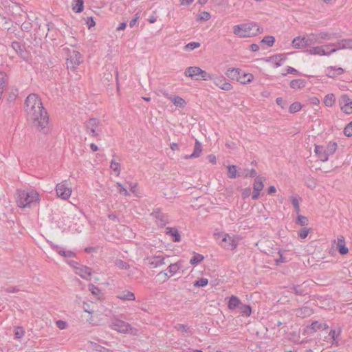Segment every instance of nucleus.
I'll return each mask as SVG.
<instances>
[{"instance_id": "obj_48", "label": "nucleus", "mask_w": 352, "mask_h": 352, "mask_svg": "<svg viewBox=\"0 0 352 352\" xmlns=\"http://www.w3.org/2000/svg\"><path fill=\"white\" fill-rule=\"evenodd\" d=\"M111 168L117 173V175H119L120 173V164L119 162H116L114 160H111Z\"/></svg>"}, {"instance_id": "obj_54", "label": "nucleus", "mask_w": 352, "mask_h": 352, "mask_svg": "<svg viewBox=\"0 0 352 352\" xmlns=\"http://www.w3.org/2000/svg\"><path fill=\"white\" fill-rule=\"evenodd\" d=\"M243 78V80L240 79V80H241V82L243 83V84L249 83V82H252V80H253V76L251 74H244Z\"/></svg>"}, {"instance_id": "obj_37", "label": "nucleus", "mask_w": 352, "mask_h": 352, "mask_svg": "<svg viewBox=\"0 0 352 352\" xmlns=\"http://www.w3.org/2000/svg\"><path fill=\"white\" fill-rule=\"evenodd\" d=\"M84 0H76L75 4L73 6V10L77 12L80 13L83 10L84 8Z\"/></svg>"}, {"instance_id": "obj_27", "label": "nucleus", "mask_w": 352, "mask_h": 352, "mask_svg": "<svg viewBox=\"0 0 352 352\" xmlns=\"http://www.w3.org/2000/svg\"><path fill=\"white\" fill-rule=\"evenodd\" d=\"M305 37L306 43L307 45H315L316 43L321 44L322 41L318 40L316 34H310L307 35Z\"/></svg>"}, {"instance_id": "obj_2", "label": "nucleus", "mask_w": 352, "mask_h": 352, "mask_svg": "<svg viewBox=\"0 0 352 352\" xmlns=\"http://www.w3.org/2000/svg\"><path fill=\"white\" fill-rule=\"evenodd\" d=\"M262 31L263 29L254 22L236 25L233 27V33L241 38L254 36Z\"/></svg>"}, {"instance_id": "obj_53", "label": "nucleus", "mask_w": 352, "mask_h": 352, "mask_svg": "<svg viewBox=\"0 0 352 352\" xmlns=\"http://www.w3.org/2000/svg\"><path fill=\"white\" fill-rule=\"evenodd\" d=\"M344 134L347 137L352 136V121L344 129Z\"/></svg>"}, {"instance_id": "obj_18", "label": "nucleus", "mask_w": 352, "mask_h": 352, "mask_svg": "<svg viewBox=\"0 0 352 352\" xmlns=\"http://www.w3.org/2000/svg\"><path fill=\"white\" fill-rule=\"evenodd\" d=\"M324 48H326L325 45L312 47L307 50V52L311 55L330 56V54H328V52H326Z\"/></svg>"}, {"instance_id": "obj_7", "label": "nucleus", "mask_w": 352, "mask_h": 352, "mask_svg": "<svg viewBox=\"0 0 352 352\" xmlns=\"http://www.w3.org/2000/svg\"><path fill=\"white\" fill-rule=\"evenodd\" d=\"M67 51V67L71 69H74L82 62L81 54L74 49L64 48Z\"/></svg>"}, {"instance_id": "obj_61", "label": "nucleus", "mask_w": 352, "mask_h": 352, "mask_svg": "<svg viewBox=\"0 0 352 352\" xmlns=\"http://www.w3.org/2000/svg\"><path fill=\"white\" fill-rule=\"evenodd\" d=\"M278 59L281 60V62L283 63L286 60V56L284 54H278L270 58L271 60H276Z\"/></svg>"}, {"instance_id": "obj_30", "label": "nucleus", "mask_w": 352, "mask_h": 352, "mask_svg": "<svg viewBox=\"0 0 352 352\" xmlns=\"http://www.w3.org/2000/svg\"><path fill=\"white\" fill-rule=\"evenodd\" d=\"M264 187L263 179L261 177H256L253 184L254 191H261Z\"/></svg>"}, {"instance_id": "obj_21", "label": "nucleus", "mask_w": 352, "mask_h": 352, "mask_svg": "<svg viewBox=\"0 0 352 352\" xmlns=\"http://www.w3.org/2000/svg\"><path fill=\"white\" fill-rule=\"evenodd\" d=\"M240 71L238 68H229L226 71V75L232 80H240Z\"/></svg>"}, {"instance_id": "obj_64", "label": "nucleus", "mask_w": 352, "mask_h": 352, "mask_svg": "<svg viewBox=\"0 0 352 352\" xmlns=\"http://www.w3.org/2000/svg\"><path fill=\"white\" fill-rule=\"evenodd\" d=\"M276 102L278 105L280 106L282 109H284L287 104V103L280 97L276 98Z\"/></svg>"}, {"instance_id": "obj_34", "label": "nucleus", "mask_w": 352, "mask_h": 352, "mask_svg": "<svg viewBox=\"0 0 352 352\" xmlns=\"http://www.w3.org/2000/svg\"><path fill=\"white\" fill-rule=\"evenodd\" d=\"M311 314V309L308 307H304L297 310L296 314L300 317H306Z\"/></svg>"}, {"instance_id": "obj_47", "label": "nucleus", "mask_w": 352, "mask_h": 352, "mask_svg": "<svg viewBox=\"0 0 352 352\" xmlns=\"http://www.w3.org/2000/svg\"><path fill=\"white\" fill-rule=\"evenodd\" d=\"M296 294L302 296L305 294V290L302 285H294L292 289Z\"/></svg>"}, {"instance_id": "obj_62", "label": "nucleus", "mask_w": 352, "mask_h": 352, "mask_svg": "<svg viewBox=\"0 0 352 352\" xmlns=\"http://www.w3.org/2000/svg\"><path fill=\"white\" fill-rule=\"evenodd\" d=\"M139 18H140V14L138 12L134 15L133 18L130 21V22H129L130 28H133L136 24L137 21L138 20Z\"/></svg>"}, {"instance_id": "obj_59", "label": "nucleus", "mask_w": 352, "mask_h": 352, "mask_svg": "<svg viewBox=\"0 0 352 352\" xmlns=\"http://www.w3.org/2000/svg\"><path fill=\"white\" fill-rule=\"evenodd\" d=\"M309 234V229L306 228H303L300 230L298 232V236L300 239H305Z\"/></svg>"}, {"instance_id": "obj_9", "label": "nucleus", "mask_w": 352, "mask_h": 352, "mask_svg": "<svg viewBox=\"0 0 352 352\" xmlns=\"http://www.w3.org/2000/svg\"><path fill=\"white\" fill-rule=\"evenodd\" d=\"M151 216L155 219V222L160 227H164L168 223L169 219L168 215L162 212L160 208L154 210L151 213Z\"/></svg>"}, {"instance_id": "obj_38", "label": "nucleus", "mask_w": 352, "mask_h": 352, "mask_svg": "<svg viewBox=\"0 0 352 352\" xmlns=\"http://www.w3.org/2000/svg\"><path fill=\"white\" fill-rule=\"evenodd\" d=\"M317 34L318 40H320L322 42V41H329L332 38V35L327 32H321Z\"/></svg>"}, {"instance_id": "obj_63", "label": "nucleus", "mask_w": 352, "mask_h": 352, "mask_svg": "<svg viewBox=\"0 0 352 352\" xmlns=\"http://www.w3.org/2000/svg\"><path fill=\"white\" fill-rule=\"evenodd\" d=\"M322 324L319 323L318 321H314L311 323V327L314 331H317L322 328Z\"/></svg>"}, {"instance_id": "obj_16", "label": "nucleus", "mask_w": 352, "mask_h": 352, "mask_svg": "<svg viewBox=\"0 0 352 352\" xmlns=\"http://www.w3.org/2000/svg\"><path fill=\"white\" fill-rule=\"evenodd\" d=\"M116 298L122 300H126V301H132L135 300V296L134 293L128 291V290H124L122 292H120L117 294Z\"/></svg>"}, {"instance_id": "obj_23", "label": "nucleus", "mask_w": 352, "mask_h": 352, "mask_svg": "<svg viewBox=\"0 0 352 352\" xmlns=\"http://www.w3.org/2000/svg\"><path fill=\"white\" fill-rule=\"evenodd\" d=\"M343 42L342 39L338 41L336 43H329L328 45H325L326 49H329L331 47H333L331 49L329 52H328V54H330V55L334 52H336L338 50H343Z\"/></svg>"}, {"instance_id": "obj_35", "label": "nucleus", "mask_w": 352, "mask_h": 352, "mask_svg": "<svg viewBox=\"0 0 352 352\" xmlns=\"http://www.w3.org/2000/svg\"><path fill=\"white\" fill-rule=\"evenodd\" d=\"M6 74L3 72H0V99L1 98L3 89L7 82Z\"/></svg>"}, {"instance_id": "obj_5", "label": "nucleus", "mask_w": 352, "mask_h": 352, "mask_svg": "<svg viewBox=\"0 0 352 352\" xmlns=\"http://www.w3.org/2000/svg\"><path fill=\"white\" fill-rule=\"evenodd\" d=\"M337 144L330 142L326 146L316 145L314 151L322 162H327L329 157L333 155L337 149Z\"/></svg>"}, {"instance_id": "obj_3", "label": "nucleus", "mask_w": 352, "mask_h": 352, "mask_svg": "<svg viewBox=\"0 0 352 352\" xmlns=\"http://www.w3.org/2000/svg\"><path fill=\"white\" fill-rule=\"evenodd\" d=\"M39 200V195L34 190H18L17 204L21 208L30 207Z\"/></svg>"}, {"instance_id": "obj_31", "label": "nucleus", "mask_w": 352, "mask_h": 352, "mask_svg": "<svg viewBox=\"0 0 352 352\" xmlns=\"http://www.w3.org/2000/svg\"><path fill=\"white\" fill-rule=\"evenodd\" d=\"M239 313L243 314L247 316H250L252 313V308L248 305H244L242 302H241V305L238 309Z\"/></svg>"}, {"instance_id": "obj_45", "label": "nucleus", "mask_w": 352, "mask_h": 352, "mask_svg": "<svg viewBox=\"0 0 352 352\" xmlns=\"http://www.w3.org/2000/svg\"><path fill=\"white\" fill-rule=\"evenodd\" d=\"M199 76H200V78H199L200 80L201 79L204 80H212L213 78L214 74H208L206 71L202 70L201 69V72H200Z\"/></svg>"}, {"instance_id": "obj_57", "label": "nucleus", "mask_w": 352, "mask_h": 352, "mask_svg": "<svg viewBox=\"0 0 352 352\" xmlns=\"http://www.w3.org/2000/svg\"><path fill=\"white\" fill-rule=\"evenodd\" d=\"M117 186L118 187H119L118 191L121 195L126 197L129 195V192L127 190V189L125 187H124L120 183H117Z\"/></svg>"}, {"instance_id": "obj_46", "label": "nucleus", "mask_w": 352, "mask_h": 352, "mask_svg": "<svg viewBox=\"0 0 352 352\" xmlns=\"http://www.w3.org/2000/svg\"><path fill=\"white\" fill-rule=\"evenodd\" d=\"M25 334V331L23 327H17L14 329V337L15 338L20 339Z\"/></svg>"}, {"instance_id": "obj_25", "label": "nucleus", "mask_w": 352, "mask_h": 352, "mask_svg": "<svg viewBox=\"0 0 352 352\" xmlns=\"http://www.w3.org/2000/svg\"><path fill=\"white\" fill-rule=\"evenodd\" d=\"M292 45L295 48H300L307 46L305 37L298 36L292 41Z\"/></svg>"}, {"instance_id": "obj_33", "label": "nucleus", "mask_w": 352, "mask_h": 352, "mask_svg": "<svg viewBox=\"0 0 352 352\" xmlns=\"http://www.w3.org/2000/svg\"><path fill=\"white\" fill-rule=\"evenodd\" d=\"M182 267V263L180 261L170 264L167 270L170 274L173 276Z\"/></svg>"}, {"instance_id": "obj_36", "label": "nucleus", "mask_w": 352, "mask_h": 352, "mask_svg": "<svg viewBox=\"0 0 352 352\" xmlns=\"http://www.w3.org/2000/svg\"><path fill=\"white\" fill-rule=\"evenodd\" d=\"M335 103V98L333 94H327L324 98V104L329 107H332Z\"/></svg>"}, {"instance_id": "obj_56", "label": "nucleus", "mask_w": 352, "mask_h": 352, "mask_svg": "<svg viewBox=\"0 0 352 352\" xmlns=\"http://www.w3.org/2000/svg\"><path fill=\"white\" fill-rule=\"evenodd\" d=\"M52 248L56 251L58 254H60L62 256H64L65 254V250H63L61 247L57 245H51Z\"/></svg>"}, {"instance_id": "obj_15", "label": "nucleus", "mask_w": 352, "mask_h": 352, "mask_svg": "<svg viewBox=\"0 0 352 352\" xmlns=\"http://www.w3.org/2000/svg\"><path fill=\"white\" fill-rule=\"evenodd\" d=\"M201 72V68L199 67H189L186 69L184 74L186 76L190 77L192 79L198 80H200L199 74Z\"/></svg>"}, {"instance_id": "obj_42", "label": "nucleus", "mask_w": 352, "mask_h": 352, "mask_svg": "<svg viewBox=\"0 0 352 352\" xmlns=\"http://www.w3.org/2000/svg\"><path fill=\"white\" fill-rule=\"evenodd\" d=\"M115 265L120 269L122 270H127L130 267V265L128 263L121 260V259H117L115 261Z\"/></svg>"}, {"instance_id": "obj_10", "label": "nucleus", "mask_w": 352, "mask_h": 352, "mask_svg": "<svg viewBox=\"0 0 352 352\" xmlns=\"http://www.w3.org/2000/svg\"><path fill=\"white\" fill-rule=\"evenodd\" d=\"M111 327L118 332L124 333H128L132 329L131 326L129 323L120 320L113 321Z\"/></svg>"}, {"instance_id": "obj_24", "label": "nucleus", "mask_w": 352, "mask_h": 352, "mask_svg": "<svg viewBox=\"0 0 352 352\" xmlns=\"http://www.w3.org/2000/svg\"><path fill=\"white\" fill-rule=\"evenodd\" d=\"M307 82L303 79H295L291 81L290 87L294 89H300L305 87Z\"/></svg>"}, {"instance_id": "obj_28", "label": "nucleus", "mask_w": 352, "mask_h": 352, "mask_svg": "<svg viewBox=\"0 0 352 352\" xmlns=\"http://www.w3.org/2000/svg\"><path fill=\"white\" fill-rule=\"evenodd\" d=\"M294 208V210H295V212L296 213H299L300 212V201H302V199L301 197H300L298 195H296V196H291L290 198H289Z\"/></svg>"}, {"instance_id": "obj_8", "label": "nucleus", "mask_w": 352, "mask_h": 352, "mask_svg": "<svg viewBox=\"0 0 352 352\" xmlns=\"http://www.w3.org/2000/svg\"><path fill=\"white\" fill-rule=\"evenodd\" d=\"M56 191L57 196L63 199H68L72 194V190L69 188L67 181L58 184Z\"/></svg>"}, {"instance_id": "obj_52", "label": "nucleus", "mask_w": 352, "mask_h": 352, "mask_svg": "<svg viewBox=\"0 0 352 352\" xmlns=\"http://www.w3.org/2000/svg\"><path fill=\"white\" fill-rule=\"evenodd\" d=\"M243 175L246 177H255L256 176V172L254 168L251 170L245 169L244 170Z\"/></svg>"}, {"instance_id": "obj_32", "label": "nucleus", "mask_w": 352, "mask_h": 352, "mask_svg": "<svg viewBox=\"0 0 352 352\" xmlns=\"http://www.w3.org/2000/svg\"><path fill=\"white\" fill-rule=\"evenodd\" d=\"M170 101L177 107H184L186 101L179 96H174L170 98Z\"/></svg>"}, {"instance_id": "obj_41", "label": "nucleus", "mask_w": 352, "mask_h": 352, "mask_svg": "<svg viewBox=\"0 0 352 352\" xmlns=\"http://www.w3.org/2000/svg\"><path fill=\"white\" fill-rule=\"evenodd\" d=\"M275 42V38L273 36H266L261 41V43H265L269 47H272Z\"/></svg>"}, {"instance_id": "obj_44", "label": "nucleus", "mask_w": 352, "mask_h": 352, "mask_svg": "<svg viewBox=\"0 0 352 352\" xmlns=\"http://www.w3.org/2000/svg\"><path fill=\"white\" fill-rule=\"evenodd\" d=\"M201 43L199 42H190L184 46V50L186 51H192L195 48L200 47Z\"/></svg>"}, {"instance_id": "obj_17", "label": "nucleus", "mask_w": 352, "mask_h": 352, "mask_svg": "<svg viewBox=\"0 0 352 352\" xmlns=\"http://www.w3.org/2000/svg\"><path fill=\"white\" fill-rule=\"evenodd\" d=\"M337 250L341 255H345L349 252V249L345 245L344 237L342 235L338 237Z\"/></svg>"}, {"instance_id": "obj_4", "label": "nucleus", "mask_w": 352, "mask_h": 352, "mask_svg": "<svg viewBox=\"0 0 352 352\" xmlns=\"http://www.w3.org/2000/svg\"><path fill=\"white\" fill-rule=\"evenodd\" d=\"M216 240H219V245L228 250H234L238 245L239 237L237 235H230L228 233L218 232L214 233Z\"/></svg>"}, {"instance_id": "obj_40", "label": "nucleus", "mask_w": 352, "mask_h": 352, "mask_svg": "<svg viewBox=\"0 0 352 352\" xmlns=\"http://www.w3.org/2000/svg\"><path fill=\"white\" fill-rule=\"evenodd\" d=\"M204 257L203 255L199 254H195L190 260L191 265H197L204 260Z\"/></svg>"}, {"instance_id": "obj_6", "label": "nucleus", "mask_w": 352, "mask_h": 352, "mask_svg": "<svg viewBox=\"0 0 352 352\" xmlns=\"http://www.w3.org/2000/svg\"><path fill=\"white\" fill-rule=\"evenodd\" d=\"M87 133L94 138H98L102 132V124L97 118H90L85 122Z\"/></svg>"}, {"instance_id": "obj_49", "label": "nucleus", "mask_w": 352, "mask_h": 352, "mask_svg": "<svg viewBox=\"0 0 352 352\" xmlns=\"http://www.w3.org/2000/svg\"><path fill=\"white\" fill-rule=\"evenodd\" d=\"M296 223L301 226H306L308 223V219L305 216L298 215L296 219Z\"/></svg>"}, {"instance_id": "obj_14", "label": "nucleus", "mask_w": 352, "mask_h": 352, "mask_svg": "<svg viewBox=\"0 0 352 352\" xmlns=\"http://www.w3.org/2000/svg\"><path fill=\"white\" fill-rule=\"evenodd\" d=\"M165 258L162 255H157L151 257H147L146 260L148 261V265L151 267H158L164 264Z\"/></svg>"}, {"instance_id": "obj_12", "label": "nucleus", "mask_w": 352, "mask_h": 352, "mask_svg": "<svg viewBox=\"0 0 352 352\" xmlns=\"http://www.w3.org/2000/svg\"><path fill=\"white\" fill-rule=\"evenodd\" d=\"M212 80L216 86L223 90L230 91L232 89V85L226 82V79L223 76H217L214 75Z\"/></svg>"}, {"instance_id": "obj_1", "label": "nucleus", "mask_w": 352, "mask_h": 352, "mask_svg": "<svg viewBox=\"0 0 352 352\" xmlns=\"http://www.w3.org/2000/svg\"><path fill=\"white\" fill-rule=\"evenodd\" d=\"M24 111L28 120L38 131L47 133L50 131L49 117L44 109L41 98L37 94H30L25 100Z\"/></svg>"}, {"instance_id": "obj_26", "label": "nucleus", "mask_w": 352, "mask_h": 352, "mask_svg": "<svg viewBox=\"0 0 352 352\" xmlns=\"http://www.w3.org/2000/svg\"><path fill=\"white\" fill-rule=\"evenodd\" d=\"M166 234H170L173 237L175 242H179L181 241V236L175 228H166Z\"/></svg>"}, {"instance_id": "obj_13", "label": "nucleus", "mask_w": 352, "mask_h": 352, "mask_svg": "<svg viewBox=\"0 0 352 352\" xmlns=\"http://www.w3.org/2000/svg\"><path fill=\"white\" fill-rule=\"evenodd\" d=\"M76 268V274L79 275L81 278L85 280H89L91 275V269L85 266V265H79L78 267H75Z\"/></svg>"}, {"instance_id": "obj_22", "label": "nucleus", "mask_w": 352, "mask_h": 352, "mask_svg": "<svg viewBox=\"0 0 352 352\" xmlns=\"http://www.w3.org/2000/svg\"><path fill=\"white\" fill-rule=\"evenodd\" d=\"M241 300L236 296H232L228 302V307L230 310H234L235 309H239L241 305Z\"/></svg>"}, {"instance_id": "obj_19", "label": "nucleus", "mask_w": 352, "mask_h": 352, "mask_svg": "<svg viewBox=\"0 0 352 352\" xmlns=\"http://www.w3.org/2000/svg\"><path fill=\"white\" fill-rule=\"evenodd\" d=\"M344 70L342 67L330 66L327 68V76L329 78H335L344 73Z\"/></svg>"}, {"instance_id": "obj_39", "label": "nucleus", "mask_w": 352, "mask_h": 352, "mask_svg": "<svg viewBox=\"0 0 352 352\" xmlns=\"http://www.w3.org/2000/svg\"><path fill=\"white\" fill-rule=\"evenodd\" d=\"M302 108V105L298 102H293L289 108V111L291 113H294L299 111Z\"/></svg>"}, {"instance_id": "obj_29", "label": "nucleus", "mask_w": 352, "mask_h": 352, "mask_svg": "<svg viewBox=\"0 0 352 352\" xmlns=\"http://www.w3.org/2000/svg\"><path fill=\"white\" fill-rule=\"evenodd\" d=\"M12 48L21 56H23L24 53V46L18 41H13L11 44Z\"/></svg>"}, {"instance_id": "obj_11", "label": "nucleus", "mask_w": 352, "mask_h": 352, "mask_svg": "<svg viewBox=\"0 0 352 352\" xmlns=\"http://www.w3.org/2000/svg\"><path fill=\"white\" fill-rule=\"evenodd\" d=\"M340 105L342 111L346 114L352 113V100L346 94L341 96Z\"/></svg>"}, {"instance_id": "obj_50", "label": "nucleus", "mask_w": 352, "mask_h": 352, "mask_svg": "<svg viewBox=\"0 0 352 352\" xmlns=\"http://www.w3.org/2000/svg\"><path fill=\"white\" fill-rule=\"evenodd\" d=\"M208 280L206 278H201L196 280L194 283L195 287H205L208 285Z\"/></svg>"}, {"instance_id": "obj_58", "label": "nucleus", "mask_w": 352, "mask_h": 352, "mask_svg": "<svg viewBox=\"0 0 352 352\" xmlns=\"http://www.w3.org/2000/svg\"><path fill=\"white\" fill-rule=\"evenodd\" d=\"M287 74H297V75L300 74V72L297 69H296L295 68L290 67V66H287V73H283L282 75L286 76Z\"/></svg>"}, {"instance_id": "obj_43", "label": "nucleus", "mask_w": 352, "mask_h": 352, "mask_svg": "<svg viewBox=\"0 0 352 352\" xmlns=\"http://www.w3.org/2000/svg\"><path fill=\"white\" fill-rule=\"evenodd\" d=\"M228 177L231 179L236 177V167L234 165H230L228 167Z\"/></svg>"}, {"instance_id": "obj_20", "label": "nucleus", "mask_w": 352, "mask_h": 352, "mask_svg": "<svg viewBox=\"0 0 352 352\" xmlns=\"http://www.w3.org/2000/svg\"><path fill=\"white\" fill-rule=\"evenodd\" d=\"M202 151V146L201 144L198 141L196 140L194 146V151L192 154L189 155H186V159H190V158H196L200 156Z\"/></svg>"}, {"instance_id": "obj_55", "label": "nucleus", "mask_w": 352, "mask_h": 352, "mask_svg": "<svg viewBox=\"0 0 352 352\" xmlns=\"http://www.w3.org/2000/svg\"><path fill=\"white\" fill-rule=\"evenodd\" d=\"M88 287L89 290L95 296H98L100 293V289L93 284H89Z\"/></svg>"}, {"instance_id": "obj_60", "label": "nucleus", "mask_w": 352, "mask_h": 352, "mask_svg": "<svg viewBox=\"0 0 352 352\" xmlns=\"http://www.w3.org/2000/svg\"><path fill=\"white\" fill-rule=\"evenodd\" d=\"M175 327L177 331L182 332H187L188 330V327L184 324H177Z\"/></svg>"}, {"instance_id": "obj_51", "label": "nucleus", "mask_w": 352, "mask_h": 352, "mask_svg": "<svg viewBox=\"0 0 352 352\" xmlns=\"http://www.w3.org/2000/svg\"><path fill=\"white\" fill-rule=\"evenodd\" d=\"M343 50H352V38L342 39Z\"/></svg>"}]
</instances>
